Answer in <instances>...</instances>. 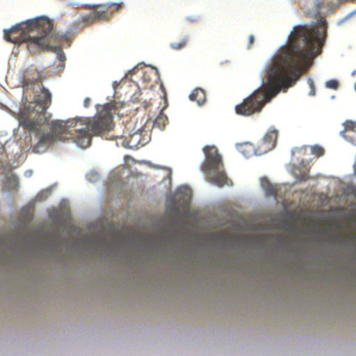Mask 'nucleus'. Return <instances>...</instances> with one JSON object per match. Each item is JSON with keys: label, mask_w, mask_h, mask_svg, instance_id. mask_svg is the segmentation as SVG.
<instances>
[{"label": "nucleus", "mask_w": 356, "mask_h": 356, "mask_svg": "<svg viewBox=\"0 0 356 356\" xmlns=\"http://www.w3.org/2000/svg\"><path fill=\"white\" fill-rule=\"evenodd\" d=\"M325 36V19L312 29L295 26L289 44L282 46L266 66L262 86L236 105V113L244 116L259 113L282 89L293 86L309 67L310 56L324 44Z\"/></svg>", "instance_id": "f257e3e1"}, {"label": "nucleus", "mask_w": 356, "mask_h": 356, "mask_svg": "<svg viewBox=\"0 0 356 356\" xmlns=\"http://www.w3.org/2000/svg\"><path fill=\"white\" fill-rule=\"evenodd\" d=\"M22 87L24 96H33V101L26 105L18 115L20 126L29 131H35L44 124L49 125L51 131L39 134L38 147H47L55 141L72 139L81 148L89 146V119L81 118L72 120H56L49 122L45 116L46 110L51 102V95L42 86L44 77L40 70L34 65H30L22 72Z\"/></svg>", "instance_id": "f03ea898"}, {"label": "nucleus", "mask_w": 356, "mask_h": 356, "mask_svg": "<svg viewBox=\"0 0 356 356\" xmlns=\"http://www.w3.org/2000/svg\"><path fill=\"white\" fill-rule=\"evenodd\" d=\"M53 36V22L46 17H40L4 30L3 38L15 44L28 42L39 48H48Z\"/></svg>", "instance_id": "7ed1b4c3"}, {"label": "nucleus", "mask_w": 356, "mask_h": 356, "mask_svg": "<svg viewBox=\"0 0 356 356\" xmlns=\"http://www.w3.org/2000/svg\"><path fill=\"white\" fill-rule=\"evenodd\" d=\"M203 152L205 155V161L201 169L209 175V180L219 187L227 184L228 179L217 147L214 145H207L203 148Z\"/></svg>", "instance_id": "20e7f679"}, {"label": "nucleus", "mask_w": 356, "mask_h": 356, "mask_svg": "<svg viewBox=\"0 0 356 356\" xmlns=\"http://www.w3.org/2000/svg\"><path fill=\"white\" fill-rule=\"evenodd\" d=\"M115 111V103H108L97 110L92 121L90 120V138L92 136H102L111 131L115 127L113 115Z\"/></svg>", "instance_id": "39448f33"}, {"label": "nucleus", "mask_w": 356, "mask_h": 356, "mask_svg": "<svg viewBox=\"0 0 356 356\" xmlns=\"http://www.w3.org/2000/svg\"><path fill=\"white\" fill-rule=\"evenodd\" d=\"M122 8V3H108L104 4L90 5L91 20H107Z\"/></svg>", "instance_id": "423d86ee"}, {"label": "nucleus", "mask_w": 356, "mask_h": 356, "mask_svg": "<svg viewBox=\"0 0 356 356\" xmlns=\"http://www.w3.org/2000/svg\"><path fill=\"white\" fill-rule=\"evenodd\" d=\"M277 138V131L270 129L258 145L255 152L257 155H262L275 147Z\"/></svg>", "instance_id": "0eeeda50"}, {"label": "nucleus", "mask_w": 356, "mask_h": 356, "mask_svg": "<svg viewBox=\"0 0 356 356\" xmlns=\"http://www.w3.org/2000/svg\"><path fill=\"white\" fill-rule=\"evenodd\" d=\"M261 185L263 189L265 191L267 196H273L275 199L277 198L278 193L277 185L271 184L270 181L266 177L261 179Z\"/></svg>", "instance_id": "6e6552de"}, {"label": "nucleus", "mask_w": 356, "mask_h": 356, "mask_svg": "<svg viewBox=\"0 0 356 356\" xmlns=\"http://www.w3.org/2000/svg\"><path fill=\"white\" fill-rule=\"evenodd\" d=\"M190 99L196 102L198 105H202L206 102V94L202 88H195L190 95Z\"/></svg>", "instance_id": "1a4fd4ad"}, {"label": "nucleus", "mask_w": 356, "mask_h": 356, "mask_svg": "<svg viewBox=\"0 0 356 356\" xmlns=\"http://www.w3.org/2000/svg\"><path fill=\"white\" fill-rule=\"evenodd\" d=\"M188 41V37L185 36L179 42H175L170 43V46L174 50H177V51L180 50L186 47Z\"/></svg>", "instance_id": "9d476101"}, {"label": "nucleus", "mask_w": 356, "mask_h": 356, "mask_svg": "<svg viewBox=\"0 0 356 356\" xmlns=\"http://www.w3.org/2000/svg\"><path fill=\"white\" fill-rule=\"evenodd\" d=\"M167 121V117L163 113H160L154 120V125L159 129H163L165 127Z\"/></svg>", "instance_id": "9b49d317"}, {"label": "nucleus", "mask_w": 356, "mask_h": 356, "mask_svg": "<svg viewBox=\"0 0 356 356\" xmlns=\"http://www.w3.org/2000/svg\"><path fill=\"white\" fill-rule=\"evenodd\" d=\"M177 195H182L184 199L188 200L191 196V191L189 188L181 186L177 189Z\"/></svg>", "instance_id": "f8f14e48"}, {"label": "nucleus", "mask_w": 356, "mask_h": 356, "mask_svg": "<svg viewBox=\"0 0 356 356\" xmlns=\"http://www.w3.org/2000/svg\"><path fill=\"white\" fill-rule=\"evenodd\" d=\"M324 149L318 145L312 147V153L319 157L324 154Z\"/></svg>", "instance_id": "ddd939ff"}, {"label": "nucleus", "mask_w": 356, "mask_h": 356, "mask_svg": "<svg viewBox=\"0 0 356 356\" xmlns=\"http://www.w3.org/2000/svg\"><path fill=\"white\" fill-rule=\"evenodd\" d=\"M339 82L337 80L332 79L325 83V86L328 88L337 90L339 88Z\"/></svg>", "instance_id": "4468645a"}, {"label": "nucleus", "mask_w": 356, "mask_h": 356, "mask_svg": "<svg viewBox=\"0 0 356 356\" xmlns=\"http://www.w3.org/2000/svg\"><path fill=\"white\" fill-rule=\"evenodd\" d=\"M254 36L253 35H250L248 38V44L247 46L248 49H250L254 44Z\"/></svg>", "instance_id": "2eb2a0df"}, {"label": "nucleus", "mask_w": 356, "mask_h": 356, "mask_svg": "<svg viewBox=\"0 0 356 356\" xmlns=\"http://www.w3.org/2000/svg\"><path fill=\"white\" fill-rule=\"evenodd\" d=\"M199 16H188L186 17L187 20L191 22H196L199 19Z\"/></svg>", "instance_id": "dca6fc26"}, {"label": "nucleus", "mask_w": 356, "mask_h": 356, "mask_svg": "<svg viewBox=\"0 0 356 356\" xmlns=\"http://www.w3.org/2000/svg\"><path fill=\"white\" fill-rule=\"evenodd\" d=\"M49 192L48 191H45V192H42L41 193L38 194V196H37V198L39 199L40 200H42V196L44 195V194H46V196L44 197V198H46L47 197V195H49Z\"/></svg>", "instance_id": "f3484780"}, {"label": "nucleus", "mask_w": 356, "mask_h": 356, "mask_svg": "<svg viewBox=\"0 0 356 356\" xmlns=\"http://www.w3.org/2000/svg\"><path fill=\"white\" fill-rule=\"evenodd\" d=\"M298 178H299V179H300V181H305V180H307V173H303V174H302V175H301V176H300Z\"/></svg>", "instance_id": "a211bd4d"}, {"label": "nucleus", "mask_w": 356, "mask_h": 356, "mask_svg": "<svg viewBox=\"0 0 356 356\" xmlns=\"http://www.w3.org/2000/svg\"><path fill=\"white\" fill-rule=\"evenodd\" d=\"M310 86H311V89H312V90L310 92V95H314L315 94V91H314L315 88H314V83L312 81L311 83Z\"/></svg>", "instance_id": "6ab92c4d"}, {"label": "nucleus", "mask_w": 356, "mask_h": 356, "mask_svg": "<svg viewBox=\"0 0 356 356\" xmlns=\"http://www.w3.org/2000/svg\"><path fill=\"white\" fill-rule=\"evenodd\" d=\"M119 84H120V83H118V81H114L113 83V87L114 90H116V88H118Z\"/></svg>", "instance_id": "aec40b11"}, {"label": "nucleus", "mask_w": 356, "mask_h": 356, "mask_svg": "<svg viewBox=\"0 0 356 356\" xmlns=\"http://www.w3.org/2000/svg\"><path fill=\"white\" fill-rule=\"evenodd\" d=\"M131 101H132L133 102H138L137 98H134V97L131 99Z\"/></svg>", "instance_id": "412c9836"}, {"label": "nucleus", "mask_w": 356, "mask_h": 356, "mask_svg": "<svg viewBox=\"0 0 356 356\" xmlns=\"http://www.w3.org/2000/svg\"><path fill=\"white\" fill-rule=\"evenodd\" d=\"M349 123L352 124V122H346V123L345 124V125H346V127H348V125H347V124H349Z\"/></svg>", "instance_id": "4be33fe9"}, {"label": "nucleus", "mask_w": 356, "mask_h": 356, "mask_svg": "<svg viewBox=\"0 0 356 356\" xmlns=\"http://www.w3.org/2000/svg\"><path fill=\"white\" fill-rule=\"evenodd\" d=\"M296 170H297V168H296L293 169V173H294L295 175H296Z\"/></svg>", "instance_id": "5701e85b"}, {"label": "nucleus", "mask_w": 356, "mask_h": 356, "mask_svg": "<svg viewBox=\"0 0 356 356\" xmlns=\"http://www.w3.org/2000/svg\"><path fill=\"white\" fill-rule=\"evenodd\" d=\"M88 101H89V98H86V99H85V103L86 104V103L88 102Z\"/></svg>", "instance_id": "b1692460"}, {"label": "nucleus", "mask_w": 356, "mask_h": 356, "mask_svg": "<svg viewBox=\"0 0 356 356\" xmlns=\"http://www.w3.org/2000/svg\"><path fill=\"white\" fill-rule=\"evenodd\" d=\"M137 131H140V132H141V131H142V130H141L140 129H138V130L136 131V132H137Z\"/></svg>", "instance_id": "393cba45"}]
</instances>
